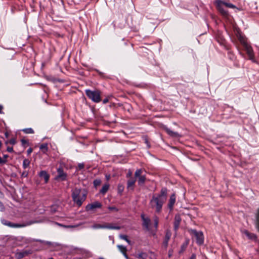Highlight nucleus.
I'll return each mask as SVG.
<instances>
[{
	"label": "nucleus",
	"mask_w": 259,
	"mask_h": 259,
	"mask_svg": "<svg viewBox=\"0 0 259 259\" xmlns=\"http://www.w3.org/2000/svg\"><path fill=\"white\" fill-rule=\"evenodd\" d=\"M167 190L165 187L161 189L159 194H153L149 202L151 208L155 209L156 212H160L167 199Z\"/></svg>",
	"instance_id": "f257e3e1"
},
{
	"label": "nucleus",
	"mask_w": 259,
	"mask_h": 259,
	"mask_svg": "<svg viewBox=\"0 0 259 259\" xmlns=\"http://www.w3.org/2000/svg\"><path fill=\"white\" fill-rule=\"evenodd\" d=\"M87 192L85 190L75 188L72 191L73 202L78 206H81L87 198Z\"/></svg>",
	"instance_id": "f03ea898"
},
{
	"label": "nucleus",
	"mask_w": 259,
	"mask_h": 259,
	"mask_svg": "<svg viewBox=\"0 0 259 259\" xmlns=\"http://www.w3.org/2000/svg\"><path fill=\"white\" fill-rule=\"evenodd\" d=\"M85 94L90 99L95 103H99L101 101V92L99 90L91 91L90 90H86Z\"/></svg>",
	"instance_id": "7ed1b4c3"
},
{
	"label": "nucleus",
	"mask_w": 259,
	"mask_h": 259,
	"mask_svg": "<svg viewBox=\"0 0 259 259\" xmlns=\"http://www.w3.org/2000/svg\"><path fill=\"white\" fill-rule=\"evenodd\" d=\"M136 257L138 259H156V254L151 251L147 252H139L136 255Z\"/></svg>",
	"instance_id": "20e7f679"
},
{
	"label": "nucleus",
	"mask_w": 259,
	"mask_h": 259,
	"mask_svg": "<svg viewBox=\"0 0 259 259\" xmlns=\"http://www.w3.org/2000/svg\"><path fill=\"white\" fill-rule=\"evenodd\" d=\"M215 5L217 10L220 14L224 17L227 18L229 16L228 11L224 9V2L222 0H216Z\"/></svg>",
	"instance_id": "39448f33"
},
{
	"label": "nucleus",
	"mask_w": 259,
	"mask_h": 259,
	"mask_svg": "<svg viewBox=\"0 0 259 259\" xmlns=\"http://www.w3.org/2000/svg\"><path fill=\"white\" fill-rule=\"evenodd\" d=\"M92 227L94 229H109L115 230H119L120 229V227L115 226L111 223H104L103 224H94Z\"/></svg>",
	"instance_id": "423d86ee"
},
{
	"label": "nucleus",
	"mask_w": 259,
	"mask_h": 259,
	"mask_svg": "<svg viewBox=\"0 0 259 259\" xmlns=\"http://www.w3.org/2000/svg\"><path fill=\"white\" fill-rule=\"evenodd\" d=\"M143 169H138L135 173V177L138 178V183L140 186L144 185L146 180V176L143 175Z\"/></svg>",
	"instance_id": "0eeeda50"
},
{
	"label": "nucleus",
	"mask_w": 259,
	"mask_h": 259,
	"mask_svg": "<svg viewBox=\"0 0 259 259\" xmlns=\"http://www.w3.org/2000/svg\"><path fill=\"white\" fill-rule=\"evenodd\" d=\"M33 251L31 249H22L21 250H17L14 253L16 259H21L25 257L28 256L32 253Z\"/></svg>",
	"instance_id": "6e6552de"
},
{
	"label": "nucleus",
	"mask_w": 259,
	"mask_h": 259,
	"mask_svg": "<svg viewBox=\"0 0 259 259\" xmlns=\"http://www.w3.org/2000/svg\"><path fill=\"white\" fill-rule=\"evenodd\" d=\"M190 233L193 234L196 239V243L200 245H202L204 242V237L203 233L201 231L198 232L196 230H191Z\"/></svg>",
	"instance_id": "1a4fd4ad"
},
{
	"label": "nucleus",
	"mask_w": 259,
	"mask_h": 259,
	"mask_svg": "<svg viewBox=\"0 0 259 259\" xmlns=\"http://www.w3.org/2000/svg\"><path fill=\"white\" fill-rule=\"evenodd\" d=\"M244 47L249 57V59L251 60L252 62H255V60L254 57L253 51L251 47L247 44L244 46Z\"/></svg>",
	"instance_id": "9d476101"
},
{
	"label": "nucleus",
	"mask_w": 259,
	"mask_h": 259,
	"mask_svg": "<svg viewBox=\"0 0 259 259\" xmlns=\"http://www.w3.org/2000/svg\"><path fill=\"white\" fill-rule=\"evenodd\" d=\"M1 222L2 223L4 224V225H7V226H8L9 227H13V228H20V227H25L27 225L26 224H14V223H12L5 219H3L1 220Z\"/></svg>",
	"instance_id": "9b49d317"
},
{
	"label": "nucleus",
	"mask_w": 259,
	"mask_h": 259,
	"mask_svg": "<svg viewBox=\"0 0 259 259\" xmlns=\"http://www.w3.org/2000/svg\"><path fill=\"white\" fill-rule=\"evenodd\" d=\"M58 175L56 177V179L60 181H65L66 180L67 174L64 172L62 168L59 167L57 169Z\"/></svg>",
	"instance_id": "f8f14e48"
},
{
	"label": "nucleus",
	"mask_w": 259,
	"mask_h": 259,
	"mask_svg": "<svg viewBox=\"0 0 259 259\" xmlns=\"http://www.w3.org/2000/svg\"><path fill=\"white\" fill-rule=\"evenodd\" d=\"M141 218L143 220V226L147 230H149L150 228V219L148 217H145L144 214L141 215Z\"/></svg>",
	"instance_id": "ddd939ff"
},
{
	"label": "nucleus",
	"mask_w": 259,
	"mask_h": 259,
	"mask_svg": "<svg viewBox=\"0 0 259 259\" xmlns=\"http://www.w3.org/2000/svg\"><path fill=\"white\" fill-rule=\"evenodd\" d=\"M102 207L101 203L96 201L91 204H89L87 206V209L88 210H93L95 208H101Z\"/></svg>",
	"instance_id": "4468645a"
},
{
	"label": "nucleus",
	"mask_w": 259,
	"mask_h": 259,
	"mask_svg": "<svg viewBox=\"0 0 259 259\" xmlns=\"http://www.w3.org/2000/svg\"><path fill=\"white\" fill-rule=\"evenodd\" d=\"M176 202V195L175 194H172L170 196L168 203V207L169 208L170 210H172L174 205Z\"/></svg>",
	"instance_id": "2eb2a0df"
},
{
	"label": "nucleus",
	"mask_w": 259,
	"mask_h": 259,
	"mask_svg": "<svg viewBox=\"0 0 259 259\" xmlns=\"http://www.w3.org/2000/svg\"><path fill=\"white\" fill-rule=\"evenodd\" d=\"M171 237V233L169 231H166L165 234V237L164 238V240L163 241V246L165 248H167L168 246V241Z\"/></svg>",
	"instance_id": "dca6fc26"
},
{
	"label": "nucleus",
	"mask_w": 259,
	"mask_h": 259,
	"mask_svg": "<svg viewBox=\"0 0 259 259\" xmlns=\"http://www.w3.org/2000/svg\"><path fill=\"white\" fill-rule=\"evenodd\" d=\"M135 178L131 177L127 182V188L128 189L133 190L134 189V186L136 183Z\"/></svg>",
	"instance_id": "f3484780"
},
{
	"label": "nucleus",
	"mask_w": 259,
	"mask_h": 259,
	"mask_svg": "<svg viewBox=\"0 0 259 259\" xmlns=\"http://www.w3.org/2000/svg\"><path fill=\"white\" fill-rule=\"evenodd\" d=\"M39 176L43 178L46 183H48L50 178V176L45 170H41L39 173Z\"/></svg>",
	"instance_id": "a211bd4d"
},
{
	"label": "nucleus",
	"mask_w": 259,
	"mask_h": 259,
	"mask_svg": "<svg viewBox=\"0 0 259 259\" xmlns=\"http://www.w3.org/2000/svg\"><path fill=\"white\" fill-rule=\"evenodd\" d=\"M181 222V218L180 215H176L175 217L174 221V228L175 230L178 229L180 223Z\"/></svg>",
	"instance_id": "6ab92c4d"
},
{
	"label": "nucleus",
	"mask_w": 259,
	"mask_h": 259,
	"mask_svg": "<svg viewBox=\"0 0 259 259\" xmlns=\"http://www.w3.org/2000/svg\"><path fill=\"white\" fill-rule=\"evenodd\" d=\"M236 36L243 47L247 45L245 37L242 35L239 32H238V33L236 34Z\"/></svg>",
	"instance_id": "aec40b11"
},
{
	"label": "nucleus",
	"mask_w": 259,
	"mask_h": 259,
	"mask_svg": "<svg viewBox=\"0 0 259 259\" xmlns=\"http://www.w3.org/2000/svg\"><path fill=\"white\" fill-rule=\"evenodd\" d=\"M249 239L255 240L257 239L256 235L253 233H250L247 230H244L243 232Z\"/></svg>",
	"instance_id": "412c9836"
},
{
	"label": "nucleus",
	"mask_w": 259,
	"mask_h": 259,
	"mask_svg": "<svg viewBox=\"0 0 259 259\" xmlns=\"http://www.w3.org/2000/svg\"><path fill=\"white\" fill-rule=\"evenodd\" d=\"M164 130L167 133V134L172 137L177 138L179 137V134L178 133L173 132L167 127H165Z\"/></svg>",
	"instance_id": "4be33fe9"
},
{
	"label": "nucleus",
	"mask_w": 259,
	"mask_h": 259,
	"mask_svg": "<svg viewBox=\"0 0 259 259\" xmlns=\"http://www.w3.org/2000/svg\"><path fill=\"white\" fill-rule=\"evenodd\" d=\"M117 247L118 248L119 250L123 254L124 256L127 258L128 256L126 253L127 249L126 247L123 245H119L117 246Z\"/></svg>",
	"instance_id": "5701e85b"
},
{
	"label": "nucleus",
	"mask_w": 259,
	"mask_h": 259,
	"mask_svg": "<svg viewBox=\"0 0 259 259\" xmlns=\"http://www.w3.org/2000/svg\"><path fill=\"white\" fill-rule=\"evenodd\" d=\"M109 185L108 184H106L104 185L101 189L100 192L102 194H105L109 190Z\"/></svg>",
	"instance_id": "b1692460"
},
{
	"label": "nucleus",
	"mask_w": 259,
	"mask_h": 259,
	"mask_svg": "<svg viewBox=\"0 0 259 259\" xmlns=\"http://www.w3.org/2000/svg\"><path fill=\"white\" fill-rule=\"evenodd\" d=\"M39 148L44 153H46L48 151V144H42L40 146Z\"/></svg>",
	"instance_id": "393cba45"
},
{
	"label": "nucleus",
	"mask_w": 259,
	"mask_h": 259,
	"mask_svg": "<svg viewBox=\"0 0 259 259\" xmlns=\"http://www.w3.org/2000/svg\"><path fill=\"white\" fill-rule=\"evenodd\" d=\"M30 164V161L28 159H25L23 161V167L24 169L28 167Z\"/></svg>",
	"instance_id": "a878e982"
},
{
	"label": "nucleus",
	"mask_w": 259,
	"mask_h": 259,
	"mask_svg": "<svg viewBox=\"0 0 259 259\" xmlns=\"http://www.w3.org/2000/svg\"><path fill=\"white\" fill-rule=\"evenodd\" d=\"M153 222L154 223V227H155V229L157 230V227H158V222H159V219H158V217H157L156 215L154 216Z\"/></svg>",
	"instance_id": "bb28decb"
},
{
	"label": "nucleus",
	"mask_w": 259,
	"mask_h": 259,
	"mask_svg": "<svg viewBox=\"0 0 259 259\" xmlns=\"http://www.w3.org/2000/svg\"><path fill=\"white\" fill-rule=\"evenodd\" d=\"M255 225L258 231L259 232V209L258 210V212L256 215Z\"/></svg>",
	"instance_id": "cd10ccee"
},
{
	"label": "nucleus",
	"mask_w": 259,
	"mask_h": 259,
	"mask_svg": "<svg viewBox=\"0 0 259 259\" xmlns=\"http://www.w3.org/2000/svg\"><path fill=\"white\" fill-rule=\"evenodd\" d=\"M9 157L8 155H4L3 158L0 157V164L6 163L7 161V159Z\"/></svg>",
	"instance_id": "c85d7f7f"
},
{
	"label": "nucleus",
	"mask_w": 259,
	"mask_h": 259,
	"mask_svg": "<svg viewBox=\"0 0 259 259\" xmlns=\"http://www.w3.org/2000/svg\"><path fill=\"white\" fill-rule=\"evenodd\" d=\"M120 238L125 240L129 244H131V241L128 239V237L126 235H120Z\"/></svg>",
	"instance_id": "c756f323"
},
{
	"label": "nucleus",
	"mask_w": 259,
	"mask_h": 259,
	"mask_svg": "<svg viewBox=\"0 0 259 259\" xmlns=\"http://www.w3.org/2000/svg\"><path fill=\"white\" fill-rule=\"evenodd\" d=\"M118 192L121 195L124 190V186L121 184H119L117 188Z\"/></svg>",
	"instance_id": "7c9ffc66"
},
{
	"label": "nucleus",
	"mask_w": 259,
	"mask_h": 259,
	"mask_svg": "<svg viewBox=\"0 0 259 259\" xmlns=\"http://www.w3.org/2000/svg\"><path fill=\"white\" fill-rule=\"evenodd\" d=\"M23 131L25 133H26V134H33V133H34V131L31 128H27L24 129L23 130Z\"/></svg>",
	"instance_id": "2f4dec72"
},
{
	"label": "nucleus",
	"mask_w": 259,
	"mask_h": 259,
	"mask_svg": "<svg viewBox=\"0 0 259 259\" xmlns=\"http://www.w3.org/2000/svg\"><path fill=\"white\" fill-rule=\"evenodd\" d=\"M223 4L225 6H226V7H228V8H233V9L236 8V6L231 3H228L224 2V4Z\"/></svg>",
	"instance_id": "473e14b6"
},
{
	"label": "nucleus",
	"mask_w": 259,
	"mask_h": 259,
	"mask_svg": "<svg viewBox=\"0 0 259 259\" xmlns=\"http://www.w3.org/2000/svg\"><path fill=\"white\" fill-rule=\"evenodd\" d=\"M94 185L95 187H97L100 185L101 184V181L99 179H96L93 182Z\"/></svg>",
	"instance_id": "72a5a7b5"
},
{
	"label": "nucleus",
	"mask_w": 259,
	"mask_h": 259,
	"mask_svg": "<svg viewBox=\"0 0 259 259\" xmlns=\"http://www.w3.org/2000/svg\"><path fill=\"white\" fill-rule=\"evenodd\" d=\"M187 246V244H183L181 247V250L179 251V253H182L185 250Z\"/></svg>",
	"instance_id": "f704fd0d"
},
{
	"label": "nucleus",
	"mask_w": 259,
	"mask_h": 259,
	"mask_svg": "<svg viewBox=\"0 0 259 259\" xmlns=\"http://www.w3.org/2000/svg\"><path fill=\"white\" fill-rule=\"evenodd\" d=\"M38 240L31 239H25V242L26 243H30L34 241H38Z\"/></svg>",
	"instance_id": "c9c22d12"
},
{
	"label": "nucleus",
	"mask_w": 259,
	"mask_h": 259,
	"mask_svg": "<svg viewBox=\"0 0 259 259\" xmlns=\"http://www.w3.org/2000/svg\"><path fill=\"white\" fill-rule=\"evenodd\" d=\"M9 142L11 145H15L16 143V140L15 138H12L9 141Z\"/></svg>",
	"instance_id": "e433bc0d"
},
{
	"label": "nucleus",
	"mask_w": 259,
	"mask_h": 259,
	"mask_svg": "<svg viewBox=\"0 0 259 259\" xmlns=\"http://www.w3.org/2000/svg\"><path fill=\"white\" fill-rule=\"evenodd\" d=\"M108 208L110 211H117L118 210V209L116 207H114V206H109V207H108Z\"/></svg>",
	"instance_id": "4c0bfd02"
},
{
	"label": "nucleus",
	"mask_w": 259,
	"mask_h": 259,
	"mask_svg": "<svg viewBox=\"0 0 259 259\" xmlns=\"http://www.w3.org/2000/svg\"><path fill=\"white\" fill-rule=\"evenodd\" d=\"M84 165L83 163H79L77 166V169L79 170L82 169L84 168Z\"/></svg>",
	"instance_id": "58836bf2"
},
{
	"label": "nucleus",
	"mask_w": 259,
	"mask_h": 259,
	"mask_svg": "<svg viewBox=\"0 0 259 259\" xmlns=\"http://www.w3.org/2000/svg\"><path fill=\"white\" fill-rule=\"evenodd\" d=\"M28 171H24L21 174V177H27L28 176Z\"/></svg>",
	"instance_id": "ea45409f"
},
{
	"label": "nucleus",
	"mask_w": 259,
	"mask_h": 259,
	"mask_svg": "<svg viewBox=\"0 0 259 259\" xmlns=\"http://www.w3.org/2000/svg\"><path fill=\"white\" fill-rule=\"evenodd\" d=\"M21 141L22 145L24 146H25V144H27V143H28L27 141L25 139H22L21 140Z\"/></svg>",
	"instance_id": "a19ab883"
},
{
	"label": "nucleus",
	"mask_w": 259,
	"mask_h": 259,
	"mask_svg": "<svg viewBox=\"0 0 259 259\" xmlns=\"http://www.w3.org/2000/svg\"><path fill=\"white\" fill-rule=\"evenodd\" d=\"M7 150L9 152H13V148L12 147H8L7 148Z\"/></svg>",
	"instance_id": "79ce46f5"
},
{
	"label": "nucleus",
	"mask_w": 259,
	"mask_h": 259,
	"mask_svg": "<svg viewBox=\"0 0 259 259\" xmlns=\"http://www.w3.org/2000/svg\"><path fill=\"white\" fill-rule=\"evenodd\" d=\"M173 250L172 249H169L168 251V257H170L172 255Z\"/></svg>",
	"instance_id": "37998d69"
},
{
	"label": "nucleus",
	"mask_w": 259,
	"mask_h": 259,
	"mask_svg": "<svg viewBox=\"0 0 259 259\" xmlns=\"http://www.w3.org/2000/svg\"><path fill=\"white\" fill-rule=\"evenodd\" d=\"M32 151H33L32 148H29L27 150V152L28 155L32 153Z\"/></svg>",
	"instance_id": "c03bdc74"
},
{
	"label": "nucleus",
	"mask_w": 259,
	"mask_h": 259,
	"mask_svg": "<svg viewBox=\"0 0 259 259\" xmlns=\"http://www.w3.org/2000/svg\"><path fill=\"white\" fill-rule=\"evenodd\" d=\"M196 255L195 254L193 253L191 257L189 259H196Z\"/></svg>",
	"instance_id": "a18cd8bd"
},
{
	"label": "nucleus",
	"mask_w": 259,
	"mask_h": 259,
	"mask_svg": "<svg viewBox=\"0 0 259 259\" xmlns=\"http://www.w3.org/2000/svg\"><path fill=\"white\" fill-rule=\"evenodd\" d=\"M108 102H109V100L108 98L104 99L103 100V104H106V103H108Z\"/></svg>",
	"instance_id": "49530a36"
},
{
	"label": "nucleus",
	"mask_w": 259,
	"mask_h": 259,
	"mask_svg": "<svg viewBox=\"0 0 259 259\" xmlns=\"http://www.w3.org/2000/svg\"><path fill=\"white\" fill-rule=\"evenodd\" d=\"M132 175V172L131 171H129L127 175H126V177L128 178V177H131V176Z\"/></svg>",
	"instance_id": "de8ad7c7"
},
{
	"label": "nucleus",
	"mask_w": 259,
	"mask_h": 259,
	"mask_svg": "<svg viewBox=\"0 0 259 259\" xmlns=\"http://www.w3.org/2000/svg\"><path fill=\"white\" fill-rule=\"evenodd\" d=\"M5 136L7 138H8L9 137V133L8 131H6L5 132Z\"/></svg>",
	"instance_id": "09e8293b"
},
{
	"label": "nucleus",
	"mask_w": 259,
	"mask_h": 259,
	"mask_svg": "<svg viewBox=\"0 0 259 259\" xmlns=\"http://www.w3.org/2000/svg\"><path fill=\"white\" fill-rule=\"evenodd\" d=\"M145 143L147 144L148 146L149 147V142H148V139L147 138H145Z\"/></svg>",
	"instance_id": "8fccbe9b"
},
{
	"label": "nucleus",
	"mask_w": 259,
	"mask_h": 259,
	"mask_svg": "<svg viewBox=\"0 0 259 259\" xmlns=\"http://www.w3.org/2000/svg\"><path fill=\"white\" fill-rule=\"evenodd\" d=\"M65 228H72L73 226H64Z\"/></svg>",
	"instance_id": "3c124183"
},
{
	"label": "nucleus",
	"mask_w": 259,
	"mask_h": 259,
	"mask_svg": "<svg viewBox=\"0 0 259 259\" xmlns=\"http://www.w3.org/2000/svg\"><path fill=\"white\" fill-rule=\"evenodd\" d=\"M2 109H3V107L1 105H0V113H2Z\"/></svg>",
	"instance_id": "603ef678"
},
{
	"label": "nucleus",
	"mask_w": 259,
	"mask_h": 259,
	"mask_svg": "<svg viewBox=\"0 0 259 259\" xmlns=\"http://www.w3.org/2000/svg\"><path fill=\"white\" fill-rule=\"evenodd\" d=\"M106 179H107V180H109L110 176H106Z\"/></svg>",
	"instance_id": "864d4df0"
},
{
	"label": "nucleus",
	"mask_w": 259,
	"mask_h": 259,
	"mask_svg": "<svg viewBox=\"0 0 259 259\" xmlns=\"http://www.w3.org/2000/svg\"><path fill=\"white\" fill-rule=\"evenodd\" d=\"M9 143V141H7L5 142V144L8 145Z\"/></svg>",
	"instance_id": "5fc2aeb1"
},
{
	"label": "nucleus",
	"mask_w": 259,
	"mask_h": 259,
	"mask_svg": "<svg viewBox=\"0 0 259 259\" xmlns=\"http://www.w3.org/2000/svg\"><path fill=\"white\" fill-rule=\"evenodd\" d=\"M2 142L0 141V149L2 147Z\"/></svg>",
	"instance_id": "6e6d98bb"
},
{
	"label": "nucleus",
	"mask_w": 259,
	"mask_h": 259,
	"mask_svg": "<svg viewBox=\"0 0 259 259\" xmlns=\"http://www.w3.org/2000/svg\"><path fill=\"white\" fill-rule=\"evenodd\" d=\"M48 259H54V258H52V257H51V258H48Z\"/></svg>",
	"instance_id": "4d7b16f0"
}]
</instances>
